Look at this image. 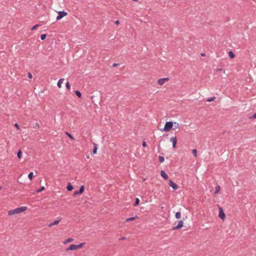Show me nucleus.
Here are the masks:
<instances>
[{"label": "nucleus", "mask_w": 256, "mask_h": 256, "mask_svg": "<svg viewBox=\"0 0 256 256\" xmlns=\"http://www.w3.org/2000/svg\"><path fill=\"white\" fill-rule=\"evenodd\" d=\"M250 119H256V112L254 113L252 116L250 117Z\"/></svg>", "instance_id": "nucleus-34"}, {"label": "nucleus", "mask_w": 256, "mask_h": 256, "mask_svg": "<svg viewBox=\"0 0 256 256\" xmlns=\"http://www.w3.org/2000/svg\"><path fill=\"white\" fill-rule=\"evenodd\" d=\"M142 146L143 147H146V143L145 141H143L142 142Z\"/></svg>", "instance_id": "nucleus-38"}, {"label": "nucleus", "mask_w": 256, "mask_h": 256, "mask_svg": "<svg viewBox=\"0 0 256 256\" xmlns=\"http://www.w3.org/2000/svg\"><path fill=\"white\" fill-rule=\"evenodd\" d=\"M25 210H26V209H13L12 210L8 211V214L9 216H12L13 214H18L24 212Z\"/></svg>", "instance_id": "nucleus-2"}, {"label": "nucleus", "mask_w": 256, "mask_h": 256, "mask_svg": "<svg viewBox=\"0 0 256 256\" xmlns=\"http://www.w3.org/2000/svg\"><path fill=\"white\" fill-rule=\"evenodd\" d=\"M68 14L67 12L64 11H60L58 12V15L56 16V20H57L62 19L63 17Z\"/></svg>", "instance_id": "nucleus-3"}, {"label": "nucleus", "mask_w": 256, "mask_h": 256, "mask_svg": "<svg viewBox=\"0 0 256 256\" xmlns=\"http://www.w3.org/2000/svg\"><path fill=\"white\" fill-rule=\"evenodd\" d=\"M66 88L68 90H70V84L69 83V82H66Z\"/></svg>", "instance_id": "nucleus-32"}, {"label": "nucleus", "mask_w": 256, "mask_h": 256, "mask_svg": "<svg viewBox=\"0 0 256 256\" xmlns=\"http://www.w3.org/2000/svg\"><path fill=\"white\" fill-rule=\"evenodd\" d=\"M75 94L78 96V98H82V94L79 90H75Z\"/></svg>", "instance_id": "nucleus-19"}, {"label": "nucleus", "mask_w": 256, "mask_h": 256, "mask_svg": "<svg viewBox=\"0 0 256 256\" xmlns=\"http://www.w3.org/2000/svg\"><path fill=\"white\" fill-rule=\"evenodd\" d=\"M169 78H160L158 80V84L159 85L162 86L164 84V82H167L169 80Z\"/></svg>", "instance_id": "nucleus-5"}, {"label": "nucleus", "mask_w": 256, "mask_h": 256, "mask_svg": "<svg viewBox=\"0 0 256 256\" xmlns=\"http://www.w3.org/2000/svg\"><path fill=\"white\" fill-rule=\"evenodd\" d=\"M192 152L195 158H196L197 157V150L196 149H194L192 150Z\"/></svg>", "instance_id": "nucleus-25"}, {"label": "nucleus", "mask_w": 256, "mask_h": 256, "mask_svg": "<svg viewBox=\"0 0 256 256\" xmlns=\"http://www.w3.org/2000/svg\"><path fill=\"white\" fill-rule=\"evenodd\" d=\"M115 24H116V25H118L120 24V22L118 20H116V22H115Z\"/></svg>", "instance_id": "nucleus-40"}, {"label": "nucleus", "mask_w": 256, "mask_h": 256, "mask_svg": "<svg viewBox=\"0 0 256 256\" xmlns=\"http://www.w3.org/2000/svg\"><path fill=\"white\" fill-rule=\"evenodd\" d=\"M160 175L162 177L166 180H168V174L165 172L164 170H161Z\"/></svg>", "instance_id": "nucleus-12"}, {"label": "nucleus", "mask_w": 256, "mask_h": 256, "mask_svg": "<svg viewBox=\"0 0 256 256\" xmlns=\"http://www.w3.org/2000/svg\"><path fill=\"white\" fill-rule=\"evenodd\" d=\"M39 26H40V24H36L32 28L31 30H36Z\"/></svg>", "instance_id": "nucleus-31"}, {"label": "nucleus", "mask_w": 256, "mask_h": 256, "mask_svg": "<svg viewBox=\"0 0 256 256\" xmlns=\"http://www.w3.org/2000/svg\"><path fill=\"white\" fill-rule=\"evenodd\" d=\"M218 210H219L218 216L221 220H224L226 218V214H225L224 212V209H218Z\"/></svg>", "instance_id": "nucleus-4"}, {"label": "nucleus", "mask_w": 256, "mask_h": 256, "mask_svg": "<svg viewBox=\"0 0 256 256\" xmlns=\"http://www.w3.org/2000/svg\"><path fill=\"white\" fill-rule=\"evenodd\" d=\"M169 186L172 187L174 190H176L178 188V186L172 180L169 181Z\"/></svg>", "instance_id": "nucleus-7"}, {"label": "nucleus", "mask_w": 256, "mask_h": 256, "mask_svg": "<svg viewBox=\"0 0 256 256\" xmlns=\"http://www.w3.org/2000/svg\"><path fill=\"white\" fill-rule=\"evenodd\" d=\"M32 74H31V73H30V72H28V78H32Z\"/></svg>", "instance_id": "nucleus-39"}, {"label": "nucleus", "mask_w": 256, "mask_h": 256, "mask_svg": "<svg viewBox=\"0 0 256 256\" xmlns=\"http://www.w3.org/2000/svg\"><path fill=\"white\" fill-rule=\"evenodd\" d=\"M118 65V64L114 63V64H113L112 66L114 67V66H116Z\"/></svg>", "instance_id": "nucleus-42"}, {"label": "nucleus", "mask_w": 256, "mask_h": 256, "mask_svg": "<svg viewBox=\"0 0 256 256\" xmlns=\"http://www.w3.org/2000/svg\"><path fill=\"white\" fill-rule=\"evenodd\" d=\"M158 160L160 163L163 162L164 160V156H158Z\"/></svg>", "instance_id": "nucleus-26"}, {"label": "nucleus", "mask_w": 256, "mask_h": 256, "mask_svg": "<svg viewBox=\"0 0 256 256\" xmlns=\"http://www.w3.org/2000/svg\"><path fill=\"white\" fill-rule=\"evenodd\" d=\"M66 134L71 140H74V137L69 132H66Z\"/></svg>", "instance_id": "nucleus-21"}, {"label": "nucleus", "mask_w": 256, "mask_h": 256, "mask_svg": "<svg viewBox=\"0 0 256 256\" xmlns=\"http://www.w3.org/2000/svg\"><path fill=\"white\" fill-rule=\"evenodd\" d=\"M85 244V243L84 242H82L80 244H77V248L78 249V248H82V246H83Z\"/></svg>", "instance_id": "nucleus-28"}, {"label": "nucleus", "mask_w": 256, "mask_h": 256, "mask_svg": "<svg viewBox=\"0 0 256 256\" xmlns=\"http://www.w3.org/2000/svg\"><path fill=\"white\" fill-rule=\"evenodd\" d=\"M22 156V152L20 150H18V151L17 152V156L18 158H21Z\"/></svg>", "instance_id": "nucleus-24"}, {"label": "nucleus", "mask_w": 256, "mask_h": 256, "mask_svg": "<svg viewBox=\"0 0 256 256\" xmlns=\"http://www.w3.org/2000/svg\"><path fill=\"white\" fill-rule=\"evenodd\" d=\"M97 150H98L97 144H94V148L92 150V153L94 154H96Z\"/></svg>", "instance_id": "nucleus-16"}, {"label": "nucleus", "mask_w": 256, "mask_h": 256, "mask_svg": "<svg viewBox=\"0 0 256 256\" xmlns=\"http://www.w3.org/2000/svg\"><path fill=\"white\" fill-rule=\"evenodd\" d=\"M216 98V97L215 96H213V97H212V98H208L207 100V101L208 102H212V101H214Z\"/></svg>", "instance_id": "nucleus-30"}, {"label": "nucleus", "mask_w": 256, "mask_h": 256, "mask_svg": "<svg viewBox=\"0 0 256 256\" xmlns=\"http://www.w3.org/2000/svg\"><path fill=\"white\" fill-rule=\"evenodd\" d=\"M74 189V186L72 185L70 182L66 186V190L68 191H72Z\"/></svg>", "instance_id": "nucleus-13"}, {"label": "nucleus", "mask_w": 256, "mask_h": 256, "mask_svg": "<svg viewBox=\"0 0 256 256\" xmlns=\"http://www.w3.org/2000/svg\"><path fill=\"white\" fill-rule=\"evenodd\" d=\"M18 208H27L26 206H21V207H18Z\"/></svg>", "instance_id": "nucleus-43"}, {"label": "nucleus", "mask_w": 256, "mask_h": 256, "mask_svg": "<svg viewBox=\"0 0 256 256\" xmlns=\"http://www.w3.org/2000/svg\"><path fill=\"white\" fill-rule=\"evenodd\" d=\"M14 126H16V128L18 130H20V127L19 125L18 124L16 123V124H14Z\"/></svg>", "instance_id": "nucleus-36"}, {"label": "nucleus", "mask_w": 256, "mask_h": 256, "mask_svg": "<svg viewBox=\"0 0 256 256\" xmlns=\"http://www.w3.org/2000/svg\"><path fill=\"white\" fill-rule=\"evenodd\" d=\"M220 190V186H217L216 187V190H215L214 193L215 194H218Z\"/></svg>", "instance_id": "nucleus-27"}, {"label": "nucleus", "mask_w": 256, "mask_h": 256, "mask_svg": "<svg viewBox=\"0 0 256 256\" xmlns=\"http://www.w3.org/2000/svg\"><path fill=\"white\" fill-rule=\"evenodd\" d=\"M36 126L38 128H40V126H39L38 124L36 123Z\"/></svg>", "instance_id": "nucleus-41"}, {"label": "nucleus", "mask_w": 256, "mask_h": 256, "mask_svg": "<svg viewBox=\"0 0 256 256\" xmlns=\"http://www.w3.org/2000/svg\"><path fill=\"white\" fill-rule=\"evenodd\" d=\"M176 218H177V219H179L180 218V216H181V213L180 212H178L176 213Z\"/></svg>", "instance_id": "nucleus-20"}, {"label": "nucleus", "mask_w": 256, "mask_h": 256, "mask_svg": "<svg viewBox=\"0 0 256 256\" xmlns=\"http://www.w3.org/2000/svg\"><path fill=\"white\" fill-rule=\"evenodd\" d=\"M138 218V216H132V217H130V218H126V222L132 221V220H134Z\"/></svg>", "instance_id": "nucleus-14"}, {"label": "nucleus", "mask_w": 256, "mask_h": 256, "mask_svg": "<svg viewBox=\"0 0 256 256\" xmlns=\"http://www.w3.org/2000/svg\"><path fill=\"white\" fill-rule=\"evenodd\" d=\"M2 188V187L0 186V190Z\"/></svg>", "instance_id": "nucleus-46"}, {"label": "nucleus", "mask_w": 256, "mask_h": 256, "mask_svg": "<svg viewBox=\"0 0 256 256\" xmlns=\"http://www.w3.org/2000/svg\"><path fill=\"white\" fill-rule=\"evenodd\" d=\"M64 80V78H60L58 83H57V86L58 88H60L62 86V84L63 82V81Z\"/></svg>", "instance_id": "nucleus-15"}, {"label": "nucleus", "mask_w": 256, "mask_h": 256, "mask_svg": "<svg viewBox=\"0 0 256 256\" xmlns=\"http://www.w3.org/2000/svg\"><path fill=\"white\" fill-rule=\"evenodd\" d=\"M183 225H184V222L182 220H180L178 224H177L176 226H174L173 228H172V230H178V229H179L180 228H181L183 226Z\"/></svg>", "instance_id": "nucleus-9"}, {"label": "nucleus", "mask_w": 256, "mask_h": 256, "mask_svg": "<svg viewBox=\"0 0 256 256\" xmlns=\"http://www.w3.org/2000/svg\"><path fill=\"white\" fill-rule=\"evenodd\" d=\"M34 177V174L32 172H30L29 173L28 175V178L30 180H32Z\"/></svg>", "instance_id": "nucleus-22"}, {"label": "nucleus", "mask_w": 256, "mask_h": 256, "mask_svg": "<svg viewBox=\"0 0 256 256\" xmlns=\"http://www.w3.org/2000/svg\"><path fill=\"white\" fill-rule=\"evenodd\" d=\"M73 240H74V239L72 238H67L66 240L64 242V244H67L68 242H72Z\"/></svg>", "instance_id": "nucleus-18"}, {"label": "nucleus", "mask_w": 256, "mask_h": 256, "mask_svg": "<svg viewBox=\"0 0 256 256\" xmlns=\"http://www.w3.org/2000/svg\"><path fill=\"white\" fill-rule=\"evenodd\" d=\"M221 70H222V69H221V68H218V70H217V71H218V72H220V71H221Z\"/></svg>", "instance_id": "nucleus-45"}, {"label": "nucleus", "mask_w": 256, "mask_h": 256, "mask_svg": "<svg viewBox=\"0 0 256 256\" xmlns=\"http://www.w3.org/2000/svg\"><path fill=\"white\" fill-rule=\"evenodd\" d=\"M139 202H140L139 199L138 198H136L135 202H134V204H133V206H136L139 204Z\"/></svg>", "instance_id": "nucleus-23"}, {"label": "nucleus", "mask_w": 256, "mask_h": 256, "mask_svg": "<svg viewBox=\"0 0 256 256\" xmlns=\"http://www.w3.org/2000/svg\"><path fill=\"white\" fill-rule=\"evenodd\" d=\"M76 249H78L77 246L74 244H70L68 248H66L67 250H72Z\"/></svg>", "instance_id": "nucleus-11"}, {"label": "nucleus", "mask_w": 256, "mask_h": 256, "mask_svg": "<svg viewBox=\"0 0 256 256\" xmlns=\"http://www.w3.org/2000/svg\"><path fill=\"white\" fill-rule=\"evenodd\" d=\"M170 141L172 142V147L174 148L176 147V144L177 143V138L176 136H174V137H172L170 139Z\"/></svg>", "instance_id": "nucleus-8"}, {"label": "nucleus", "mask_w": 256, "mask_h": 256, "mask_svg": "<svg viewBox=\"0 0 256 256\" xmlns=\"http://www.w3.org/2000/svg\"><path fill=\"white\" fill-rule=\"evenodd\" d=\"M174 122H166L162 130L164 132H169L172 128Z\"/></svg>", "instance_id": "nucleus-1"}, {"label": "nucleus", "mask_w": 256, "mask_h": 256, "mask_svg": "<svg viewBox=\"0 0 256 256\" xmlns=\"http://www.w3.org/2000/svg\"><path fill=\"white\" fill-rule=\"evenodd\" d=\"M46 34H42L41 36H40V38L42 40H44L46 39Z\"/></svg>", "instance_id": "nucleus-29"}, {"label": "nucleus", "mask_w": 256, "mask_h": 256, "mask_svg": "<svg viewBox=\"0 0 256 256\" xmlns=\"http://www.w3.org/2000/svg\"><path fill=\"white\" fill-rule=\"evenodd\" d=\"M174 127L175 128H179V124L178 123L176 122H174Z\"/></svg>", "instance_id": "nucleus-33"}, {"label": "nucleus", "mask_w": 256, "mask_h": 256, "mask_svg": "<svg viewBox=\"0 0 256 256\" xmlns=\"http://www.w3.org/2000/svg\"><path fill=\"white\" fill-rule=\"evenodd\" d=\"M228 54L229 57L231 58H233L235 57V54L232 51L228 52Z\"/></svg>", "instance_id": "nucleus-17"}, {"label": "nucleus", "mask_w": 256, "mask_h": 256, "mask_svg": "<svg viewBox=\"0 0 256 256\" xmlns=\"http://www.w3.org/2000/svg\"><path fill=\"white\" fill-rule=\"evenodd\" d=\"M60 220H61L60 219H59V220H56L54 221L53 222L50 223L48 224V226L49 228H50L54 225H56V224H58L59 222H60Z\"/></svg>", "instance_id": "nucleus-10"}, {"label": "nucleus", "mask_w": 256, "mask_h": 256, "mask_svg": "<svg viewBox=\"0 0 256 256\" xmlns=\"http://www.w3.org/2000/svg\"><path fill=\"white\" fill-rule=\"evenodd\" d=\"M44 189V187L42 186L38 190H36V192H42V190H43Z\"/></svg>", "instance_id": "nucleus-35"}, {"label": "nucleus", "mask_w": 256, "mask_h": 256, "mask_svg": "<svg viewBox=\"0 0 256 256\" xmlns=\"http://www.w3.org/2000/svg\"><path fill=\"white\" fill-rule=\"evenodd\" d=\"M201 56H205V54H204V53H202V54H201Z\"/></svg>", "instance_id": "nucleus-44"}, {"label": "nucleus", "mask_w": 256, "mask_h": 256, "mask_svg": "<svg viewBox=\"0 0 256 256\" xmlns=\"http://www.w3.org/2000/svg\"><path fill=\"white\" fill-rule=\"evenodd\" d=\"M84 186H81L79 190H76L74 192V195H78L82 194L84 192Z\"/></svg>", "instance_id": "nucleus-6"}, {"label": "nucleus", "mask_w": 256, "mask_h": 256, "mask_svg": "<svg viewBox=\"0 0 256 256\" xmlns=\"http://www.w3.org/2000/svg\"><path fill=\"white\" fill-rule=\"evenodd\" d=\"M126 237H125V236H123V237H122V238H118V240L119 241H120V240H126Z\"/></svg>", "instance_id": "nucleus-37"}]
</instances>
